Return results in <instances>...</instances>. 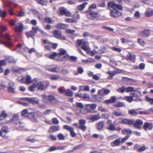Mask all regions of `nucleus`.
Returning <instances> with one entry per match:
<instances>
[{
    "instance_id": "nucleus-36",
    "label": "nucleus",
    "mask_w": 153,
    "mask_h": 153,
    "mask_svg": "<svg viewBox=\"0 0 153 153\" xmlns=\"http://www.w3.org/2000/svg\"><path fill=\"white\" fill-rule=\"evenodd\" d=\"M6 59L10 63L15 62H16V60H15L14 58L11 56H8L6 57Z\"/></svg>"
},
{
    "instance_id": "nucleus-61",
    "label": "nucleus",
    "mask_w": 153,
    "mask_h": 153,
    "mask_svg": "<svg viewBox=\"0 0 153 153\" xmlns=\"http://www.w3.org/2000/svg\"><path fill=\"white\" fill-rule=\"evenodd\" d=\"M88 44H85L83 45L82 47V49L85 51H87L90 49V47L87 45Z\"/></svg>"
},
{
    "instance_id": "nucleus-64",
    "label": "nucleus",
    "mask_w": 153,
    "mask_h": 153,
    "mask_svg": "<svg viewBox=\"0 0 153 153\" xmlns=\"http://www.w3.org/2000/svg\"><path fill=\"white\" fill-rule=\"evenodd\" d=\"M146 101L149 102L151 104H153V98H150L146 97Z\"/></svg>"
},
{
    "instance_id": "nucleus-19",
    "label": "nucleus",
    "mask_w": 153,
    "mask_h": 153,
    "mask_svg": "<svg viewBox=\"0 0 153 153\" xmlns=\"http://www.w3.org/2000/svg\"><path fill=\"white\" fill-rule=\"evenodd\" d=\"M135 58V56L134 54H132L131 53H130L127 56L126 59L128 61H131L133 62H134Z\"/></svg>"
},
{
    "instance_id": "nucleus-29",
    "label": "nucleus",
    "mask_w": 153,
    "mask_h": 153,
    "mask_svg": "<svg viewBox=\"0 0 153 153\" xmlns=\"http://www.w3.org/2000/svg\"><path fill=\"white\" fill-rule=\"evenodd\" d=\"M77 44L79 46L82 45V46L85 44H88V43L85 40L78 39L77 40Z\"/></svg>"
},
{
    "instance_id": "nucleus-41",
    "label": "nucleus",
    "mask_w": 153,
    "mask_h": 153,
    "mask_svg": "<svg viewBox=\"0 0 153 153\" xmlns=\"http://www.w3.org/2000/svg\"><path fill=\"white\" fill-rule=\"evenodd\" d=\"M106 129L110 131H114L115 129V126L113 124H111L108 127H107Z\"/></svg>"
},
{
    "instance_id": "nucleus-18",
    "label": "nucleus",
    "mask_w": 153,
    "mask_h": 153,
    "mask_svg": "<svg viewBox=\"0 0 153 153\" xmlns=\"http://www.w3.org/2000/svg\"><path fill=\"white\" fill-rule=\"evenodd\" d=\"M143 123V121L141 120L138 119L137 120L135 123H134V126L136 128H140L141 125Z\"/></svg>"
},
{
    "instance_id": "nucleus-55",
    "label": "nucleus",
    "mask_w": 153,
    "mask_h": 153,
    "mask_svg": "<svg viewBox=\"0 0 153 153\" xmlns=\"http://www.w3.org/2000/svg\"><path fill=\"white\" fill-rule=\"evenodd\" d=\"M60 72V69L58 67H53V72L56 73H59Z\"/></svg>"
},
{
    "instance_id": "nucleus-25",
    "label": "nucleus",
    "mask_w": 153,
    "mask_h": 153,
    "mask_svg": "<svg viewBox=\"0 0 153 153\" xmlns=\"http://www.w3.org/2000/svg\"><path fill=\"white\" fill-rule=\"evenodd\" d=\"M141 94V93L140 92L135 89H134V91L130 94L133 97H138Z\"/></svg>"
},
{
    "instance_id": "nucleus-21",
    "label": "nucleus",
    "mask_w": 153,
    "mask_h": 153,
    "mask_svg": "<svg viewBox=\"0 0 153 153\" xmlns=\"http://www.w3.org/2000/svg\"><path fill=\"white\" fill-rule=\"evenodd\" d=\"M121 142L120 139H116L114 141L111 143V145L112 147L119 146H120Z\"/></svg>"
},
{
    "instance_id": "nucleus-58",
    "label": "nucleus",
    "mask_w": 153,
    "mask_h": 153,
    "mask_svg": "<svg viewBox=\"0 0 153 153\" xmlns=\"http://www.w3.org/2000/svg\"><path fill=\"white\" fill-rule=\"evenodd\" d=\"M57 53L56 52H54L50 55L49 57L51 59H55V58L57 56Z\"/></svg>"
},
{
    "instance_id": "nucleus-24",
    "label": "nucleus",
    "mask_w": 153,
    "mask_h": 153,
    "mask_svg": "<svg viewBox=\"0 0 153 153\" xmlns=\"http://www.w3.org/2000/svg\"><path fill=\"white\" fill-rule=\"evenodd\" d=\"M116 97L115 96H112L109 100H105L104 102L105 103L109 104L112 103L115 101Z\"/></svg>"
},
{
    "instance_id": "nucleus-7",
    "label": "nucleus",
    "mask_w": 153,
    "mask_h": 153,
    "mask_svg": "<svg viewBox=\"0 0 153 153\" xmlns=\"http://www.w3.org/2000/svg\"><path fill=\"white\" fill-rule=\"evenodd\" d=\"M138 35L140 36L148 37L150 35V30L148 29H145L140 32Z\"/></svg>"
},
{
    "instance_id": "nucleus-63",
    "label": "nucleus",
    "mask_w": 153,
    "mask_h": 153,
    "mask_svg": "<svg viewBox=\"0 0 153 153\" xmlns=\"http://www.w3.org/2000/svg\"><path fill=\"white\" fill-rule=\"evenodd\" d=\"M58 90L60 93L65 94L66 90L63 87H60L58 88Z\"/></svg>"
},
{
    "instance_id": "nucleus-52",
    "label": "nucleus",
    "mask_w": 153,
    "mask_h": 153,
    "mask_svg": "<svg viewBox=\"0 0 153 153\" xmlns=\"http://www.w3.org/2000/svg\"><path fill=\"white\" fill-rule=\"evenodd\" d=\"M125 99L127 101L129 102H131L134 100L132 96H131L126 97Z\"/></svg>"
},
{
    "instance_id": "nucleus-10",
    "label": "nucleus",
    "mask_w": 153,
    "mask_h": 153,
    "mask_svg": "<svg viewBox=\"0 0 153 153\" xmlns=\"http://www.w3.org/2000/svg\"><path fill=\"white\" fill-rule=\"evenodd\" d=\"M64 128L70 132V135L73 137L76 136V134L74 131V128L68 125H65L64 126Z\"/></svg>"
},
{
    "instance_id": "nucleus-26",
    "label": "nucleus",
    "mask_w": 153,
    "mask_h": 153,
    "mask_svg": "<svg viewBox=\"0 0 153 153\" xmlns=\"http://www.w3.org/2000/svg\"><path fill=\"white\" fill-rule=\"evenodd\" d=\"M56 27L58 29H64L67 28L68 27V25L64 24L59 23L58 24Z\"/></svg>"
},
{
    "instance_id": "nucleus-59",
    "label": "nucleus",
    "mask_w": 153,
    "mask_h": 153,
    "mask_svg": "<svg viewBox=\"0 0 153 153\" xmlns=\"http://www.w3.org/2000/svg\"><path fill=\"white\" fill-rule=\"evenodd\" d=\"M111 49L112 50L118 52H120L121 51V49L120 48L116 47H112Z\"/></svg>"
},
{
    "instance_id": "nucleus-31",
    "label": "nucleus",
    "mask_w": 153,
    "mask_h": 153,
    "mask_svg": "<svg viewBox=\"0 0 153 153\" xmlns=\"http://www.w3.org/2000/svg\"><path fill=\"white\" fill-rule=\"evenodd\" d=\"M29 112L27 109H25L23 110L21 112V115L22 116L27 117Z\"/></svg>"
},
{
    "instance_id": "nucleus-2",
    "label": "nucleus",
    "mask_w": 153,
    "mask_h": 153,
    "mask_svg": "<svg viewBox=\"0 0 153 153\" xmlns=\"http://www.w3.org/2000/svg\"><path fill=\"white\" fill-rule=\"evenodd\" d=\"M42 101L44 102L54 105L57 102V100L53 95H50L47 96L44 94H42Z\"/></svg>"
},
{
    "instance_id": "nucleus-14",
    "label": "nucleus",
    "mask_w": 153,
    "mask_h": 153,
    "mask_svg": "<svg viewBox=\"0 0 153 153\" xmlns=\"http://www.w3.org/2000/svg\"><path fill=\"white\" fill-rule=\"evenodd\" d=\"M38 82V79L37 78H35L33 80V84L30 85L28 87L29 90L31 91H35V88L36 87V84Z\"/></svg>"
},
{
    "instance_id": "nucleus-30",
    "label": "nucleus",
    "mask_w": 153,
    "mask_h": 153,
    "mask_svg": "<svg viewBox=\"0 0 153 153\" xmlns=\"http://www.w3.org/2000/svg\"><path fill=\"white\" fill-rule=\"evenodd\" d=\"M100 118V115L98 114L97 115H94L90 117V120L93 121H94L98 120Z\"/></svg>"
},
{
    "instance_id": "nucleus-27",
    "label": "nucleus",
    "mask_w": 153,
    "mask_h": 153,
    "mask_svg": "<svg viewBox=\"0 0 153 153\" xmlns=\"http://www.w3.org/2000/svg\"><path fill=\"white\" fill-rule=\"evenodd\" d=\"M50 79L53 80H59L62 79L60 76L58 75H53L50 77Z\"/></svg>"
},
{
    "instance_id": "nucleus-28",
    "label": "nucleus",
    "mask_w": 153,
    "mask_h": 153,
    "mask_svg": "<svg viewBox=\"0 0 153 153\" xmlns=\"http://www.w3.org/2000/svg\"><path fill=\"white\" fill-rule=\"evenodd\" d=\"M104 123L102 121H100L96 124V126L98 129L102 130L104 127Z\"/></svg>"
},
{
    "instance_id": "nucleus-16",
    "label": "nucleus",
    "mask_w": 153,
    "mask_h": 153,
    "mask_svg": "<svg viewBox=\"0 0 153 153\" xmlns=\"http://www.w3.org/2000/svg\"><path fill=\"white\" fill-rule=\"evenodd\" d=\"M134 120L133 119H129L127 118H124L121 121L122 123L131 125L134 123Z\"/></svg>"
},
{
    "instance_id": "nucleus-49",
    "label": "nucleus",
    "mask_w": 153,
    "mask_h": 153,
    "mask_svg": "<svg viewBox=\"0 0 153 153\" xmlns=\"http://www.w3.org/2000/svg\"><path fill=\"white\" fill-rule=\"evenodd\" d=\"M36 1L38 3L41 4L42 5H45L47 4V2L46 1H43V0H36Z\"/></svg>"
},
{
    "instance_id": "nucleus-22",
    "label": "nucleus",
    "mask_w": 153,
    "mask_h": 153,
    "mask_svg": "<svg viewBox=\"0 0 153 153\" xmlns=\"http://www.w3.org/2000/svg\"><path fill=\"white\" fill-rule=\"evenodd\" d=\"M59 127L58 126H52L50 128L49 131L50 132H54L59 130Z\"/></svg>"
},
{
    "instance_id": "nucleus-13",
    "label": "nucleus",
    "mask_w": 153,
    "mask_h": 153,
    "mask_svg": "<svg viewBox=\"0 0 153 153\" xmlns=\"http://www.w3.org/2000/svg\"><path fill=\"white\" fill-rule=\"evenodd\" d=\"M26 100L33 104H38L39 103V99L36 97L27 98Z\"/></svg>"
},
{
    "instance_id": "nucleus-46",
    "label": "nucleus",
    "mask_w": 153,
    "mask_h": 153,
    "mask_svg": "<svg viewBox=\"0 0 153 153\" xmlns=\"http://www.w3.org/2000/svg\"><path fill=\"white\" fill-rule=\"evenodd\" d=\"M128 113L129 114L133 115H136L137 114L136 110L134 109L129 110Z\"/></svg>"
},
{
    "instance_id": "nucleus-60",
    "label": "nucleus",
    "mask_w": 153,
    "mask_h": 153,
    "mask_svg": "<svg viewBox=\"0 0 153 153\" xmlns=\"http://www.w3.org/2000/svg\"><path fill=\"white\" fill-rule=\"evenodd\" d=\"M27 117L31 118H34L35 117V113L33 112H29Z\"/></svg>"
},
{
    "instance_id": "nucleus-4",
    "label": "nucleus",
    "mask_w": 153,
    "mask_h": 153,
    "mask_svg": "<svg viewBox=\"0 0 153 153\" xmlns=\"http://www.w3.org/2000/svg\"><path fill=\"white\" fill-rule=\"evenodd\" d=\"M40 30V29L38 27L33 26L32 27V30L29 32H25V34L28 38L30 37L33 38V36L35 35L37 31L39 32Z\"/></svg>"
},
{
    "instance_id": "nucleus-57",
    "label": "nucleus",
    "mask_w": 153,
    "mask_h": 153,
    "mask_svg": "<svg viewBox=\"0 0 153 153\" xmlns=\"http://www.w3.org/2000/svg\"><path fill=\"white\" fill-rule=\"evenodd\" d=\"M49 138L53 141H55L57 140L56 137L54 136L53 134H51L49 136Z\"/></svg>"
},
{
    "instance_id": "nucleus-20",
    "label": "nucleus",
    "mask_w": 153,
    "mask_h": 153,
    "mask_svg": "<svg viewBox=\"0 0 153 153\" xmlns=\"http://www.w3.org/2000/svg\"><path fill=\"white\" fill-rule=\"evenodd\" d=\"M134 148L135 149H137V151L140 152L145 151L146 149L145 146H144L140 147V146L137 144L135 145L134 146Z\"/></svg>"
},
{
    "instance_id": "nucleus-9",
    "label": "nucleus",
    "mask_w": 153,
    "mask_h": 153,
    "mask_svg": "<svg viewBox=\"0 0 153 153\" xmlns=\"http://www.w3.org/2000/svg\"><path fill=\"white\" fill-rule=\"evenodd\" d=\"M53 34L54 36L56 38L65 40V38L62 35L61 32L58 30H55L53 31Z\"/></svg>"
},
{
    "instance_id": "nucleus-42",
    "label": "nucleus",
    "mask_w": 153,
    "mask_h": 153,
    "mask_svg": "<svg viewBox=\"0 0 153 153\" xmlns=\"http://www.w3.org/2000/svg\"><path fill=\"white\" fill-rule=\"evenodd\" d=\"M88 3L87 2H85L79 6L78 9L79 10H82L85 7V6L87 5Z\"/></svg>"
},
{
    "instance_id": "nucleus-40",
    "label": "nucleus",
    "mask_w": 153,
    "mask_h": 153,
    "mask_svg": "<svg viewBox=\"0 0 153 153\" xmlns=\"http://www.w3.org/2000/svg\"><path fill=\"white\" fill-rule=\"evenodd\" d=\"M65 95L68 96H72L73 95V92L70 89H68L66 90Z\"/></svg>"
},
{
    "instance_id": "nucleus-34",
    "label": "nucleus",
    "mask_w": 153,
    "mask_h": 153,
    "mask_svg": "<svg viewBox=\"0 0 153 153\" xmlns=\"http://www.w3.org/2000/svg\"><path fill=\"white\" fill-rule=\"evenodd\" d=\"M25 82L27 84H29L31 82L33 83L31 76L29 75H27L25 79Z\"/></svg>"
},
{
    "instance_id": "nucleus-62",
    "label": "nucleus",
    "mask_w": 153,
    "mask_h": 153,
    "mask_svg": "<svg viewBox=\"0 0 153 153\" xmlns=\"http://www.w3.org/2000/svg\"><path fill=\"white\" fill-rule=\"evenodd\" d=\"M1 129L4 133H7L8 132L7 127L6 126H3L1 128Z\"/></svg>"
},
{
    "instance_id": "nucleus-48",
    "label": "nucleus",
    "mask_w": 153,
    "mask_h": 153,
    "mask_svg": "<svg viewBox=\"0 0 153 153\" xmlns=\"http://www.w3.org/2000/svg\"><path fill=\"white\" fill-rule=\"evenodd\" d=\"M117 91L118 92L123 93L126 91V88L124 86H122L118 88Z\"/></svg>"
},
{
    "instance_id": "nucleus-5",
    "label": "nucleus",
    "mask_w": 153,
    "mask_h": 153,
    "mask_svg": "<svg viewBox=\"0 0 153 153\" xmlns=\"http://www.w3.org/2000/svg\"><path fill=\"white\" fill-rule=\"evenodd\" d=\"M87 12L88 13L87 14L88 18L92 20H96L100 16L99 14L97 12L92 11H90L89 10Z\"/></svg>"
},
{
    "instance_id": "nucleus-33",
    "label": "nucleus",
    "mask_w": 153,
    "mask_h": 153,
    "mask_svg": "<svg viewBox=\"0 0 153 153\" xmlns=\"http://www.w3.org/2000/svg\"><path fill=\"white\" fill-rule=\"evenodd\" d=\"M64 58L65 59L68 60L69 59L72 61H75L77 59V57L74 56H69L68 55H66V56H64Z\"/></svg>"
},
{
    "instance_id": "nucleus-51",
    "label": "nucleus",
    "mask_w": 153,
    "mask_h": 153,
    "mask_svg": "<svg viewBox=\"0 0 153 153\" xmlns=\"http://www.w3.org/2000/svg\"><path fill=\"white\" fill-rule=\"evenodd\" d=\"M153 15V10L150 12H147L145 13V16L147 17H150Z\"/></svg>"
},
{
    "instance_id": "nucleus-35",
    "label": "nucleus",
    "mask_w": 153,
    "mask_h": 153,
    "mask_svg": "<svg viewBox=\"0 0 153 153\" xmlns=\"http://www.w3.org/2000/svg\"><path fill=\"white\" fill-rule=\"evenodd\" d=\"M118 136L116 135H113L109 136L107 138V140L110 141L114 140L117 138Z\"/></svg>"
},
{
    "instance_id": "nucleus-6",
    "label": "nucleus",
    "mask_w": 153,
    "mask_h": 153,
    "mask_svg": "<svg viewBox=\"0 0 153 153\" xmlns=\"http://www.w3.org/2000/svg\"><path fill=\"white\" fill-rule=\"evenodd\" d=\"M79 128L84 131H85L87 129V127L85 125L86 123V121L85 120L83 119L79 120Z\"/></svg>"
},
{
    "instance_id": "nucleus-47",
    "label": "nucleus",
    "mask_w": 153,
    "mask_h": 153,
    "mask_svg": "<svg viewBox=\"0 0 153 153\" xmlns=\"http://www.w3.org/2000/svg\"><path fill=\"white\" fill-rule=\"evenodd\" d=\"M8 116L7 114L6 113L5 111H2L1 112V114H0V118L1 117L3 118H6Z\"/></svg>"
},
{
    "instance_id": "nucleus-56",
    "label": "nucleus",
    "mask_w": 153,
    "mask_h": 153,
    "mask_svg": "<svg viewBox=\"0 0 153 153\" xmlns=\"http://www.w3.org/2000/svg\"><path fill=\"white\" fill-rule=\"evenodd\" d=\"M52 122L55 124H58L59 123V121L56 117L53 118L52 119Z\"/></svg>"
},
{
    "instance_id": "nucleus-44",
    "label": "nucleus",
    "mask_w": 153,
    "mask_h": 153,
    "mask_svg": "<svg viewBox=\"0 0 153 153\" xmlns=\"http://www.w3.org/2000/svg\"><path fill=\"white\" fill-rule=\"evenodd\" d=\"M25 14V12L23 10H21L18 13L16 16L18 17H22L24 16Z\"/></svg>"
},
{
    "instance_id": "nucleus-15",
    "label": "nucleus",
    "mask_w": 153,
    "mask_h": 153,
    "mask_svg": "<svg viewBox=\"0 0 153 153\" xmlns=\"http://www.w3.org/2000/svg\"><path fill=\"white\" fill-rule=\"evenodd\" d=\"M153 127V124L151 123H145L143 125L144 129L146 131L151 130Z\"/></svg>"
},
{
    "instance_id": "nucleus-43",
    "label": "nucleus",
    "mask_w": 153,
    "mask_h": 153,
    "mask_svg": "<svg viewBox=\"0 0 153 153\" xmlns=\"http://www.w3.org/2000/svg\"><path fill=\"white\" fill-rule=\"evenodd\" d=\"M45 19L47 22L49 23L52 24L54 22V21L50 17H46Z\"/></svg>"
},
{
    "instance_id": "nucleus-11",
    "label": "nucleus",
    "mask_w": 153,
    "mask_h": 153,
    "mask_svg": "<svg viewBox=\"0 0 153 153\" xmlns=\"http://www.w3.org/2000/svg\"><path fill=\"white\" fill-rule=\"evenodd\" d=\"M36 84L37 89L39 91L45 90L47 88V87L45 86L42 82L38 81Z\"/></svg>"
},
{
    "instance_id": "nucleus-39",
    "label": "nucleus",
    "mask_w": 153,
    "mask_h": 153,
    "mask_svg": "<svg viewBox=\"0 0 153 153\" xmlns=\"http://www.w3.org/2000/svg\"><path fill=\"white\" fill-rule=\"evenodd\" d=\"M138 43L142 46H144L145 45V42L141 38H138L137 40Z\"/></svg>"
},
{
    "instance_id": "nucleus-37",
    "label": "nucleus",
    "mask_w": 153,
    "mask_h": 153,
    "mask_svg": "<svg viewBox=\"0 0 153 153\" xmlns=\"http://www.w3.org/2000/svg\"><path fill=\"white\" fill-rule=\"evenodd\" d=\"M2 44L7 47H11L12 45V43L9 42H2L0 39V44Z\"/></svg>"
},
{
    "instance_id": "nucleus-38",
    "label": "nucleus",
    "mask_w": 153,
    "mask_h": 153,
    "mask_svg": "<svg viewBox=\"0 0 153 153\" xmlns=\"http://www.w3.org/2000/svg\"><path fill=\"white\" fill-rule=\"evenodd\" d=\"M122 133L124 134H126V133L128 134H131L132 132V130L128 128H124L122 130Z\"/></svg>"
},
{
    "instance_id": "nucleus-1",
    "label": "nucleus",
    "mask_w": 153,
    "mask_h": 153,
    "mask_svg": "<svg viewBox=\"0 0 153 153\" xmlns=\"http://www.w3.org/2000/svg\"><path fill=\"white\" fill-rule=\"evenodd\" d=\"M108 6L111 11L110 14L111 17L115 18L121 16V13L117 10H122L123 7L121 5L116 4L114 1H111L108 3Z\"/></svg>"
},
{
    "instance_id": "nucleus-17",
    "label": "nucleus",
    "mask_w": 153,
    "mask_h": 153,
    "mask_svg": "<svg viewBox=\"0 0 153 153\" xmlns=\"http://www.w3.org/2000/svg\"><path fill=\"white\" fill-rule=\"evenodd\" d=\"M23 25L21 23H18L16 24V26L15 28V30L17 32L21 31L23 29Z\"/></svg>"
},
{
    "instance_id": "nucleus-8",
    "label": "nucleus",
    "mask_w": 153,
    "mask_h": 153,
    "mask_svg": "<svg viewBox=\"0 0 153 153\" xmlns=\"http://www.w3.org/2000/svg\"><path fill=\"white\" fill-rule=\"evenodd\" d=\"M59 11L60 14L61 15H65L67 16H71V13L64 8L62 7H60L59 8Z\"/></svg>"
},
{
    "instance_id": "nucleus-3",
    "label": "nucleus",
    "mask_w": 153,
    "mask_h": 153,
    "mask_svg": "<svg viewBox=\"0 0 153 153\" xmlns=\"http://www.w3.org/2000/svg\"><path fill=\"white\" fill-rule=\"evenodd\" d=\"M19 115L15 114H13V117L10 120V121L13 122L16 125H18L20 128H23L24 126L23 123L19 119Z\"/></svg>"
},
{
    "instance_id": "nucleus-50",
    "label": "nucleus",
    "mask_w": 153,
    "mask_h": 153,
    "mask_svg": "<svg viewBox=\"0 0 153 153\" xmlns=\"http://www.w3.org/2000/svg\"><path fill=\"white\" fill-rule=\"evenodd\" d=\"M57 137L59 140H64L65 138V136L62 133L59 134L57 136Z\"/></svg>"
},
{
    "instance_id": "nucleus-12",
    "label": "nucleus",
    "mask_w": 153,
    "mask_h": 153,
    "mask_svg": "<svg viewBox=\"0 0 153 153\" xmlns=\"http://www.w3.org/2000/svg\"><path fill=\"white\" fill-rule=\"evenodd\" d=\"M14 84L12 82H9L7 87L8 91L10 93H14L15 92Z\"/></svg>"
},
{
    "instance_id": "nucleus-54",
    "label": "nucleus",
    "mask_w": 153,
    "mask_h": 153,
    "mask_svg": "<svg viewBox=\"0 0 153 153\" xmlns=\"http://www.w3.org/2000/svg\"><path fill=\"white\" fill-rule=\"evenodd\" d=\"M98 94L99 95L103 96L104 97V96L105 95L104 94V88H102L100 90H99Z\"/></svg>"
},
{
    "instance_id": "nucleus-32",
    "label": "nucleus",
    "mask_w": 153,
    "mask_h": 153,
    "mask_svg": "<svg viewBox=\"0 0 153 153\" xmlns=\"http://www.w3.org/2000/svg\"><path fill=\"white\" fill-rule=\"evenodd\" d=\"M97 106V104H87L86 105L87 108H90L92 110L95 109Z\"/></svg>"
},
{
    "instance_id": "nucleus-23",
    "label": "nucleus",
    "mask_w": 153,
    "mask_h": 153,
    "mask_svg": "<svg viewBox=\"0 0 153 153\" xmlns=\"http://www.w3.org/2000/svg\"><path fill=\"white\" fill-rule=\"evenodd\" d=\"M93 98L95 101L99 102H100L104 99L103 96L99 94L93 96Z\"/></svg>"
},
{
    "instance_id": "nucleus-53",
    "label": "nucleus",
    "mask_w": 153,
    "mask_h": 153,
    "mask_svg": "<svg viewBox=\"0 0 153 153\" xmlns=\"http://www.w3.org/2000/svg\"><path fill=\"white\" fill-rule=\"evenodd\" d=\"M134 88H133L131 87H129L126 88V91L127 92H132L134 91Z\"/></svg>"
},
{
    "instance_id": "nucleus-45",
    "label": "nucleus",
    "mask_w": 153,
    "mask_h": 153,
    "mask_svg": "<svg viewBox=\"0 0 153 153\" xmlns=\"http://www.w3.org/2000/svg\"><path fill=\"white\" fill-rule=\"evenodd\" d=\"M7 13L5 11H3L0 9V17L4 18L6 16Z\"/></svg>"
}]
</instances>
